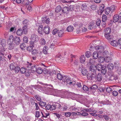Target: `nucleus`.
I'll return each mask as SVG.
<instances>
[{"label": "nucleus", "instance_id": "f03ea898", "mask_svg": "<svg viewBox=\"0 0 121 121\" xmlns=\"http://www.w3.org/2000/svg\"><path fill=\"white\" fill-rule=\"evenodd\" d=\"M113 21L114 22H121V15L120 14L119 15H116L114 16Z\"/></svg>", "mask_w": 121, "mask_h": 121}, {"label": "nucleus", "instance_id": "20e7f679", "mask_svg": "<svg viewBox=\"0 0 121 121\" xmlns=\"http://www.w3.org/2000/svg\"><path fill=\"white\" fill-rule=\"evenodd\" d=\"M89 70L91 73H94L95 75L96 74V68L95 66L91 65L89 68Z\"/></svg>", "mask_w": 121, "mask_h": 121}, {"label": "nucleus", "instance_id": "5701e85b", "mask_svg": "<svg viewBox=\"0 0 121 121\" xmlns=\"http://www.w3.org/2000/svg\"><path fill=\"white\" fill-rule=\"evenodd\" d=\"M114 66L113 64L111 63H109L107 67L108 69L110 70H112L114 68Z\"/></svg>", "mask_w": 121, "mask_h": 121}, {"label": "nucleus", "instance_id": "4468645a", "mask_svg": "<svg viewBox=\"0 0 121 121\" xmlns=\"http://www.w3.org/2000/svg\"><path fill=\"white\" fill-rule=\"evenodd\" d=\"M43 26L42 25H40L39 26L38 28V33L41 34H42L43 32Z\"/></svg>", "mask_w": 121, "mask_h": 121}, {"label": "nucleus", "instance_id": "680f3d73", "mask_svg": "<svg viewBox=\"0 0 121 121\" xmlns=\"http://www.w3.org/2000/svg\"><path fill=\"white\" fill-rule=\"evenodd\" d=\"M56 108V105H55L53 104L52 105H51L50 110H54Z\"/></svg>", "mask_w": 121, "mask_h": 121}, {"label": "nucleus", "instance_id": "423d86ee", "mask_svg": "<svg viewBox=\"0 0 121 121\" xmlns=\"http://www.w3.org/2000/svg\"><path fill=\"white\" fill-rule=\"evenodd\" d=\"M30 39L31 40L34 41L35 42H37L39 40L38 36L35 34H33L31 35Z\"/></svg>", "mask_w": 121, "mask_h": 121}, {"label": "nucleus", "instance_id": "603ef678", "mask_svg": "<svg viewBox=\"0 0 121 121\" xmlns=\"http://www.w3.org/2000/svg\"><path fill=\"white\" fill-rule=\"evenodd\" d=\"M1 44L3 47L5 46L6 45V41L4 39H3L1 40Z\"/></svg>", "mask_w": 121, "mask_h": 121}, {"label": "nucleus", "instance_id": "f3484780", "mask_svg": "<svg viewBox=\"0 0 121 121\" xmlns=\"http://www.w3.org/2000/svg\"><path fill=\"white\" fill-rule=\"evenodd\" d=\"M103 76L100 74L98 73L97 76V80L98 81H100L102 79Z\"/></svg>", "mask_w": 121, "mask_h": 121}, {"label": "nucleus", "instance_id": "aec40b11", "mask_svg": "<svg viewBox=\"0 0 121 121\" xmlns=\"http://www.w3.org/2000/svg\"><path fill=\"white\" fill-rule=\"evenodd\" d=\"M4 54L0 52V61H1L5 62L6 61L5 59L4 56Z\"/></svg>", "mask_w": 121, "mask_h": 121}, {"label": "nucleus", "instance_id": "393cba45", "mask_svg": "<svg viewBox=\"0 0 121 121\" xmlns=\"http://www.w3.org/2000/svg\"><path fill=\"white\" fill-rule=\"evenodd\" d=\"M80 60L81 63H83L85 61V57L84 55H82L80 58Z\"/></svg>", "mask_w": 121, "mask_h": 121}, {"label": "nucleus", "instance_id": "bb28decb", "mask_svg": "<svg viewBox=\"0 0 121 121\" xmlns=\"http://www.w3.org/2000/svg\"><path fill=\"white\" fill-rule=\"evenodd\" d=\"M111 45L113 46H117V41L115 40L111 41Z\"/></svg>", "mask_w": 121, "mask_h": 121}, {"label": "nucleus", "instance_id": "ea45409f", "mask_svg": "<svg viewBox=\"0 0 121 121\" xmlns=\"http://www.w3.org/2000/svg\"><path fill=\"white\" fill-rule=\"evenodd\" d=\"M99 8L100 10H101V13L104 10V5L103 4H101L100 5Z\"/></svg>", "mask_w": 121, "mask_h": 121}, {"label": "nucleus", "instance_id": "0eeeda50", "mask_svg": "<svg viewBox=\"0 0 121 121\" xmlns=\"http://www.w3.org/2000/svg\"><path fill=\"white\" fill-rule=\"evenodd\" d=\"M118 79V77L117 75L113 74L109 77L108 79L109 80L111 81L116 80Z\"/></svg>", "mask_w": 121, "mask_h": 121}, {"label": "nucleus", "instance_id": "b1692460", "mask_svg": "<svg viewBox=\"0 0 121 121\" xmlns=\"http://www.w3.org/2000/svg\"><path fill=\"white\" fill-rule=\"evenodd\" d=\"M73 29V26H68L66 29L67 31L69 32L72 31Z\"/></svg>", "mask_w": 121, "mask_h": 121}, {"label": "nucleus", "instance_id": "a211bd4d", "mask_svg": "<svg viewBox=\"0 0 121 121\" xmlns=\"http://www.w3.org/2000/svg\"><path fill=\"white\" fill-rule=\"evenodd\" d=\"M69 10V8L66 7H64L62 10L63 13H68Z\"/></svg>", "mask_w": 121, "mask_h": 121}, {"label": "nucleus", "instance_id": "49530a36", "mask_svg": "<svg viewBox=\"0 0 121 121\" xmlns=\"http://www.w3.org/2000/svg\"><path fill=\"white\" fill-rule=\"evenodd\" d=\"M82 111V112L80 113L81 115L83 116H86L88 115V113L86 112L85 109Z\"/></svg>", "mask_w": 121, "mask_h": 121}, {"label": "nucleus", "instance_id": "338daca9", "mask_svg": "<svg viewBox=\"0 0 121 121\" xmlns=\"http://www.w3.org/2000/svg\"><path fill=\"white\" fill-rule=\"evenodd\" d=\"M106 91L108 92L109 93L112 91V89L109 87H107L106 89Z\"/></svg>", "mask_w": 121, "mask_h": 121}, {"label": "nucleus", "instance_id": "c9c22d12", "mask_svg": "<svg viewBox=\"0 0 121 121\" xmlns=\"http://www.w3.org/2000/svg\"><path fill=\"white\" fill-rule=\"evenodd\" d=\"M61 108V110L62 111H65L67 109V106L64 104H62Z\"/></svg>", "mask_w": 121, "mask_h": 121}, {"label": "nucleus", "instance_id": "39448f33", "mask_svg": "<svg viewBox=\"0 0 121 121\" xmlns=\"http://www.w3.org/2000/svg\"><path fill=\"white\" fill-rule=\"evenodd\" d=\"M88 74L87 75V78L88 79L92 80V79H95L96 78V74H94V73Z\"/></svg>", "mask_w": 121, "mask_h": 121}, {"label": "nucleus", "instance_id": "a878e982", "mask_svg": "<svg viewBox=\"0 0 121 121\" xmlns=\"http://www.w3.org/2000/svg\"><path fill=\"white\" fill-rule=\"evenodd\" d=\"M105 38L108 40H110L113 39V37L112 35L109 34L107 35H104Z\"/></svg>", "mask_w": 121, "mask_h": 121}, {"label": "nucleus", "instance_id": "6e6552de", "mask_svg": "<svg viewBox=\"0 0 121 121\" xmlns=\"http://www.w3.org/2000/svg\"><path fill=\"white\" fill-rule=\"evenodd\" d=\"M50 20L49 18H47L46 17H45L42 18V22L43 23H46L48 24L49 23Z\"/></svg>", "mask_w": 121, "mask_h": 121}, {"label": "nucleus", "instance_id": "4d7b16f0", "mask_svg": "<svg viewBox=\"0 0 121 121\" xmlns=\"http://www.w3.org/2000/svg\"><path fill=\"white\" fill-rule=\"evenodd\" d=\"M83 89L86 91H89V89L88 87L85 86H83Z\"/></svg>", "mask_w": 121, "mask_h": 121}, {"label": "nucleus", "instance_id": "cd10ccee", "mask_svg": "<svg viewBox=\"0 0 121 121\" xmlns=\"http://www.w3.org/2000/svg\"><path fill=\"white\" fill-rule=\"evenodd\" d=\"M98 61L100 63H102L105 61V58L102 56H100L98 58Z\"/></svg>", "mask_w": 121, "mask_h": 121}, {"label": "nucleus", "instance_id": "e433bc0d", "mask_svg": "<svg viewBox=\"0 0 121 121\" xmlns=\"http://www.w3.org/2000/svg\"><path fill=\"white\" fill-rule=\"evenodd\" d=\"M31 71L35 72L37 71V68L36 66L34 65H33L31 68Z\"/></svg>", "mask_w": 121, "mask_h": 121}, {"label": "nucleus", "instance_id": "79ce46f5", "mask_svg": "<svg viewBox=\"0 0 121 121\" xmlns=\"http://www.w3.org/2000/svg\"><path fill=\"white\" fill-rule=\"evenodd\" d=\"M37 73L39 74H40L43 71L42 69L41 68H39L37 69L36 71Z\"/></svg>", "mask_w": 121, "mask_h": 121}, {"label": "nucleus", "instance_id": "5fc2aeb1", "mask_svg": "<svg viewBox=\"0 0 121 121\" xmlns=\"http://www.w3.org/2000/svg\"><path fill=\"white\" fill-rule=\"evenodd\" d=\"M72 81L70 78L68 77L67 82L68 84H69L70 85H71Z\"/></svg>", "mask_w": 121, "mask_h": 121}, {"label": "nucleus", "instance_id": "de8ad7c7", "mask_svg": "<svg viewBox=\"0 0 121 121\" xmlns=\"http://www.w3.org/2000/svg\"><path fill=\"white\" fill-rule=\"evenodd\" d=\"M15 71L16 73H18L20 70V69L19 67L18 66H16L14 68V70Z\"/></svg>", "mask_w": 121, "mask_h": 121}, {"label": "nucleus", "instance_id": "1a4fd4ad", "mask_svg": "<svg viewBox=\"0 0 121 121\" xmlns=\"http://www.w3.org/2000/svg\"><path fill=\"white\" fill-rule=\"evenodd\" d=\"M111 32V30L109 28H107L105 29L104 32V35H108L110 34Z\"/></svg>", "mask_w": 121, "mask_h": 121}, {"label": "nucleus", "instance_id": "c756f323", "mask_svg": "<svg viewBox=\"0 0 121 121\" xmlns=\"http://www.w3.org/2000/svg\"><path fill=\"white\" fill-rule=\"evenodd\" d=\"M23 32L22 30L21 29H18L17 31V35L19 36H21L22 35Z\"/></svg>", "mask_w": 121, "mask_h": 121}, {"label": "nucleus", "instance_id": "37998d69", "mask_svg": "<svg viewBox=\"0 0 121 121\" xmlns=\"http://www.w3.org/2000/svg\"><path fill=\"white\" fill-rule=\"evenodd\" d=\"M108 55V52L106 50L104 51L100 55H103L104 56H107Z\"/></svg>", "mask_w": 121, "mask_h": 121}, {"label": "nucleus", "instance_id": "a18cd8bd", "mask_svg": "<svg viewBox=\"0 0 121 121\" xmlns=\"http://www.w3.org/2000/svg\"><path fill=\"white\" fill-rule=\"evenodd\" d=\"M91 55V53L90 52L86 51L85 53V56L87 58L89 57Z\"/></svg>", "mask_w": 121, "mask_h": 121}, {"label": "nucleus", "instance_id": "9d476101", "mask_svg": "<svg viewBox=\"0 0 121 121\" xmlns=\"http://www.w3.org/2000/svg\"><path fill=\"white\" fill-rule=\"evenodd\" d=\"M13 41H14L16 44L17 45L19 44L20 42V40L19 37H15L14 38H13Z\"/></svg>", "mask_w": 121, "mask_h": 121}, {"label": "nucleus", "instance_id": "774afa93", "mask_svg": "<svg viewBox=\"0 0 121 121\" xmlns=\"http://www.w3.org/2000/svg\"><path fill=\"white\" fill-rule=\"evenodd\" d=\"M65 116L67 117H69L71 115V113L69 112H65Z\"/></svg>", "mask_w": 121, "mask_h": 121}, {"label": "nucleus", "instance_id": "dca6fc26", "mask_svg": "<svg viewBox=\"0 0 121 121\" xmlns=\"http://www.w3.org/2000/svg\"><path fill=\"white\" fill-rule=\"evenodd\" d=\"M16 66L15 63H13L10 64L9 67L10 69L12 70H14V68H15Z\"/></svg>", "mask_w": 121, "mask_h": 121}, {"label": "nucleus", "instance_id": "72a5a7b5", "mask_svg": "<svg viewBox=\"0 0 121 121\" xmlns=\"http://www.w3.org/2000/svg\"><path fill=\"white\" fill-rule=\"evenodd\" d=\"M109 7H107L106 9L105 10V13L107 14L108 15L110 13H111V12L109 9Z\"/></svg>", "mask_w": 121, "mask_h": 121}, {"label": "nucleus", "instance_id": "69168bd1", "mask_svg": "<svg viewBox=\"0 0 121 121\" xmlns=\"http://www.w3.org/2000/svg\"><path fill=\"white\" fill-rule=\"evenodd\" d=\"M20 48L22 49L26 47V46L25 44L23 43L20 44Z\"/></svg>", "mask_w": 121, "mask_h": 121}, {"label": "nucleus", "instance_id": "a19ab883", "mask_svg": "<svg viewBox=\"0 0 121 121\" xmlns=\"http://www.w3.org/2000/svg\"><path fill=\"white\" fill-rule=\"evenodd\" d=\"M63 77L60 73H58L57 74V78L58 79L61 80L62 79Z\"/></svg>", "mask_w": 121, "mask_h": 121}, {"label": "nucleus", "instance_id": "4c0bfd02", "mask_svg": "<svg viewBox=\"0 0 121 121\" xmlns=\"http://www.w3.org/2000/svg\"><path fill=\"white\" fill-rule=\"evenodd\" d=\"M32 55H37L39 54V52L37 50L35 49L33 50L32 51Z\"/></svg>", "mask_w": 121, "mask_h": 121}, {"label": "nucleus", "instance_id": "c03bdc74", "mask_svg": "<svg viewBox=\"0 0 121 121\" xmlns=\"http://www.w3.org/2000/svg\"><path fill=\"white\" fill-rule=\"evenodd\" d=\"M62 8L60 6H57L55 9V11L57 13L59 12L61 9Z\"/></svg>", "mask_w": 121, "mask_h": 121}, {"label": "nucleus", "instance_id": "f704fd0d", "mask_svg": "<svg viewBox=\"0 0 121 121\" xmlns=\"http://www.w3.org/2000/svg\"><path fill=\"white\" fill-rule=\"evenodd\" d=\"M48 50V47L46 46H44L43 48V52L44 54H47Z\"/></svg>", "mask_w": 121, "mask_h": 121}, {"label": "nucleus", "instance_id": "052dcab7", "mask_svg": "<svg viewBox=\"0 0 121 121\" xmlns=\"http://www.w3.org/2000/svg\"><path fill=\"white\" fill-rule=\"evenodd\" d=\"M58 30L56 29H54L52 31V33L53 35H55L57 33L58 31Z\"/></svg>", "mask_w": 121, "mask_h": 121}, {"label": "nucleus", "instance_id": "0e129e2a", "mask_svg": "<svg viewBox=\"0 0 121 121\" xmlns=\"http://www.w3.org/2000/svg\"><path fill=\"white\" fill-rule=\"evenodd\" d=\"M27 63L26 67L27 68L31 69L32 65H31V63H29L28 62H27Z\"/></svg>", "mask_w": 121, "mask_h": 121}, {"label": "nucleus", "instance_id": "864d4df0", "mask_svg": "<svg viewBox=\"0 0 121 121\" xmlns=\"http://www.w3.org/2000/svg\"><path fill=\"white\" fill-rule=\"evenodd\" d=\"M107 16L106 15H104L102 17V21L103 22H105L107 19Z\"/></svg>", "mask_w": 121, "mask_h": 121}, {"label": "nucleus", "instance_id": "58836bf2", "mask_svg": "<svg viewBox=\"0 0 121 121\" xmlns=\"http://www.w3.org/2000/svg\"><path fill=\"white\" fill-rule=\"evenodd\" d=\"M40 43L41 45H44L46 43V41L44 39L42 38L40 40Z\"/></svg>", "mask_w": 121, "mask_h": 121}, {"label": "nucleus", "instance_id": "09e8293b", "mask_svg": "<svg viewBox=\"0 0 121 121\" xmlns=\"http://www.w3.org/2000/svg\"><path fill=\"white\" fill-rule=\"evenodd\" d=\"M64 33V30L62 29L59 31L58 33V35L59 37H61Z\"/></svg>", "mask_w": 121, "mask_h": 121}, {"label": "nucleus", "instance_id": "7ed1b4c3", "mask_svg": "<svg viewBox=\"0 0 121 121\" xmlns=\"http://www.w3.org/2000/svg\"><path fill=\"white\" fill-rule=\"evenodd\" d=\"M95 48L100 55L104 51V47L102 46H97L95 47Z\"/></svg>", "mask_w": 121, "mask_h": 121}, {"label": "nucleus", "instance_id": "9b49d317", "mask_svg": "<svg viewBox=\"0 0 121 121\" xmlns=\"http://www.w3.org/2000/svg\"><path fill=\"white\" fill-rule=\"evenodd\" d=\"M28 28L27 25L23 26L22 29V30L23 32V33L25 34H26L28 32Z\"/></svg>", "mask_w": 121, "mask_h": 121}, {"label": "nucleus", "instance_id": "8fccbe9b", "mask_svg": "<svg viewBox=\"0 0 121 121\" xmlns=\"http://www.w3.org/2000/svg\"><path fill=\"white\" fill-rule=\"evenodd\" d=\"M20 72L22 73H24L26 71V69L24 67H22L20 69Z\"/></svg>", "mask_w": 121, "mask_h": 121}, {"label": "nucleus", "instance_id": "e2e57ef3", "mask_svg": "<svg viewBox=\"0 0 121 121\" xmlns=\"http://www.w3.org/2000/svg\"><path fill=\"white\" fill-rule=\"evenodd\" d=\"M24 42L25 43H27L28 42V38L26 36H24L23 38Z\"/></svg>", "mask_w": 121, "mask_h": 121}, {"label": "nucleus", "instance_id": "473e14b6", "mask_svg": "<svg viewBox=\"0 0 121 121\" xmlns=\"http://www.w3.org/2000/svg\"><path fill=\"white\" fill-rule=\"evenodd\" d=\"M112 60L111 57L109 56H107L105 58V61L107 63L110 62Z\"/></svg>", "mask_w": 121, "mask_h": 121}, {"label": "nucleus", "instance_id": "f257e3e1", "mask_svg": "<svg viewBox=\"0 0 121 121\" xmlns=\"http://www.w3.org/2000/svg\"><path fill=\"white\" fill-rule=\"evenodd\" d=\"M13 37L12 35L10 36L8 40L7 43L9 45V48L10 50L13 49L15 46L13 42Z\"/></svg>", "mask_w": 121, "mask_h": 121}, {"label": "nucleus", "instance_id": "2eb2a0df", "mask_svg": "<svg viewBox=\"0 0 121 121\" xmlns=\"http://www.w3.org/2000/svg\"><path fill=\"white\" fill-rule=\"evenodd\" d=\"M95 60H94V59L91 58L89 60V62L88 63V64H90L93 65L95 64Z\"/></svg>", "mask_w": 121, "mask_h": 121}, {"label": "nucleus", "instance_id": "13d9d810", "mask_svg": "<svg viewBox=\"0 0 121 121\" xmlns=\"http://www.w3.org/2000/svg\"><path fill=\"white\" fill-rule=\"evenodd\" d=\"M36 42H35L34 41L31 40L30 42V44L32 47H34L35 45V43Z\"/></svg>", "mask_w": 121, "mask_h": 121}, {"label": "nucleus", "instance_id": "c85d7f7f", "mask_svg": "<svg viewBox=\"0 0 121 121\" xmlns=\"http://www.w3.org/2000/svg\"><path fill=\"white\" fill-rule=\"evenodd\" d=\"M93 59H97L98 57V54L96 52H94L93 53Z\"/></svg>", "mask_w": 121, "mask_h": 121}, {"label": "nucleus", "instance_id": "412c9836", "mask_svg": "<svg viewBox=\"0 0 121 121\" xmlns=\"http://www.w3.org/2000/svg\"><path fill=\"white\" fill-rule=\"evenodd\" d=\"M97 87V86L95 85H94L91 86H90L89 89V91L91 92L92 91H93L96 89Z\"/></svg>", "mask_w": 121, "mask_h": 121}, {"label": "nucleus", "instance_id": "7c9ffc66", "mask_svg": "<svg viewBox=\"0 0 121 121\" xmlns=\"http://www.w3.org/2000/svg\"><path fill=\"white\" fill-rule=\"evenodd\" d=\"M109 8L111 11V13H112L115 10L116 7L114 5H112L110 7H109Z\"/></svg>", "mask_w": 121, "mask_h": 121}, {"label": "nucleus", "instance_id": "3c124183", "mask_svg": "<svg viewBox=\"0 0 121 121\" xmlns=\"http://www.w3.org/2000/svg\"><path fill=\"white\" fill-rule=\"evenodd\" d=\"M23 24L24 25H27V26L29 24V21L28 20L25 19L23 21Z\"/></svg>", "mask_w": 121, "mask_h": 121}, {"label": "nucleus", "instance_id": "bf43d9fd", "mask_svg": "<svg viewBox=\"0 0 121 121\" xmlns=\"http://www.w3.org/2000/svg\"><path fill=\"white\" fill-rule=\"evenodd\" d=\"M97 7L96 5L94 4L91 5L90 7L93 10H96Z\"/></svg>", "mask_w": 121, "mask_h": 121}, {"label": "nucleus", "instance_id": "6ab92c4d", "mask_svg": "<svg viewBox=\"0 0 121 121\" xmlns=\"http://www.w3.org/2000/svg\"><path fill=\"white\" fill-rule=\"evenodd\" d=\"M42 112L40 111H37L36 112L35 117H38L40 116L42 117Z\"/></svg>", "mask_w": 121, "mask_h": 121}, {"label": "nucleus", "instance_id": "2f4dec72", "mask_svg": "<svg viewBox=\"0 0 121 121\" xmlns=\"http://www.w3.org/2000/svg\"><path fill=\"white\" fill-rule=\"evenodd\" d=\"M31 104H34V103L35 104V106L36 107V110H38L39 108V107L38 105V104L36 103H35L34 102V100L33 99H31Z\"/></svg>", "mask_w": 121, "mask_h": 121}, {"label": "nucleus", "instance_id": "6e6d98bb", "mask_svg": "<svg viewBox=\"0 0 121 121\" xmlns=\"http://www.w3.org/2000/svg\"><path fill=\"white\" fill-rule=\"evenodd\" d=\"M87 71L85 69H83L82 70V74L83 76H85L87 74Z\"/></svg>", "mask_w": 121, "mask_h": 121}, {"label": "nucleus", "instance_id": "f8f14e48", "mask_svg": "<svg viewBox=\"0 0 121 121\" xmlns=\"http://www.w3.org/2000/svg\"><path fill=\"white\" fill-rule=\"evenodd\" d=\"M43 30L44 33L46 34H48L50 32L49 27L48 26H45Z\"/></svg>", "mask_w": 121, "mask_h": 121}, {"label": "nucleus", "instance_id": "4be33fe9", "mask_svg": "<svg viewBox=\"0 0 121 121\" xmlns=\"http://www.w3.org/2000/svg\"><path fill=\"white\" fill-rule=\"evenodd\" d=\"M100 71H101V73L103 75H105L107 71L106 68L105 67H103Z\"/></svg>", "mask_w": 121, "mask_h": 121}, {"label": "nucleus", "instance_id": "ddd939ff", "mask_svg": "<svg viewBox=\"0 0 121 121\" xmlns=\"http://www.w3.org/2000/svg\"><path fill=\"white\" fill-rule=\"evenodd\" d=\"M96 68L99 71H100L103 67L102 65L98 63L95 66Z\"/></svg>", "mask_w": 121, "mask_h": 121}]
</instances>
